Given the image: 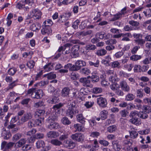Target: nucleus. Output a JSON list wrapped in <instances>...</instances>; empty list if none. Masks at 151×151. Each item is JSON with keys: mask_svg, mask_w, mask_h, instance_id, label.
<instances>
[{"mask_svg": "<svg viewBox=\"0 0 151 151\" xmlns=\"http://www.w3.org/2000/svg\"><path fill=\"white\" fill-rule=\"evenodd\" d=\"M53 64L51 63H49L45 65L43 67L44 69L47 71H49L53 69Z\"/></svg>", "mask_w": 151, "mask_h": 151, "instance_id": "28", "label": "nucleus"}, {"mask_svg": "<svg viewBox=\"0 0 151 151\" xmlns=\"http://www.w3.org/2000/svg\"><path fill=\"white\" fill-rule=\"evenodd\" d=\"M70 137L73 140L80 142L83 141L84 136L81 133H77L72 134Z\"/></svg>", "mask_w": 151, "mask_h": 151, "instance_id": "6", "label": "nucleus"}, {"mask_svg": "<svg viewBox=\"0 0 151 151\" xmlns=\"http://www.w3.org/2000/svg\"><path fill=\"white\" fill-rule=\"evenodd\" d=\"M135 42L138 45H142L145 43V41L142 39H137L135 40Z\"/></svg>", "mask_w": 151, "mask_h": 151, "instance_id": "64", "label": "nucleus"}, {"mask_svg": "<svg viewBox=\"0 0 151 151\" xmlns=\"http://www.w3.org/2000/svg\"><path fill=\"white\" fill-rule=\"evenodd\" d=\"M135 98V96L132 93H129L126 96V100L127 101H132Z\"/></svg>", "mask_w": 151, "mask_h": 151, "instance_id": "46", "label": "nucleus"}, {"mask_svg": "<svg viewBox=\"0 0 151 151\" xmlns=\"http://www.w3.org/2000/svg\"><path fill=\"white\" fill-rule=\"evenodd\" d=\"M41 32L42 35H49L52 33V30L50 27L43 25Z\"/></svg>", "mask_w": 151, "mask_h": 151, "instance_id": "13", "label": "nucleus"}, {"mask_svg": "<svg viewBox=\"0 0 151 151\" xmlns=\"http://www.w3.org/2000/svg\"><path fill=\"white\" fill-rule=\"evenodd\" d=\"M91 78L92 81L93 83L98 82L99 79V76L96 74H92V76H91Z\"/></svg>", "mask_w": 151, "mask_h": 151, "instance_id": "40", "label": "nucleus"}, {"mask_svg": "<svg viewBox=\"0 0 151 151\" xmlns=\"http://www.w3.org/2000/svg\"><path fill=\"white\" fill-rule=\"evenodd\" d=\"M47 76V78L48 79L51 80L55 78L56 77V74L54 73L51 72L44 76V77Z\"/></svg>", "mask_w": 151, "mask_h": 151, "instance_id": "29", "label": "nucleus"}, {"mask_svg": "<svg viewBox=\"0 0 151 151\" xmlns=\"http://www.w3.org/2000/svg\"><path fill=\"white\" fill-rule=\"evenodd\" d=\"M91 90L92 92L95 94L99 93L102 92V89L100 87H96L93 88Z\"/></svg>", "mask_w": 151, "mask_h": 151, "instance_id": "35", "label": "nucleus"}, {"mask_svg": "<svg viewBox=\"0 0 151 151\" xmlns=\"http://www.w3.org/2000/svg\"><path fill=\"white\" fill-rule=\"evenodd\" d=\"M119 86L122 91L125 92H128L129 91L130 87L125 81L123 80L120 81Z\"/></svg>", "mask_w": 151, "mask_h": 151, "instance_id": "8", "label": "nucleus"}, {"mask_svg": "<svg viewBox=\"0 0 151 151\" xmlns=\"http://www.w3.org/2000/svg\"><path fill=\"white\" fill-rule=\"evenodd\" d=\"M70 89L68 87L64 88L61 92V95L63 97H67L68 96Z\"/></svg>", "mask_w": 151, "mask_h": 151, "instance_id": "17", "label": "nucleus"}, {"mask_svg": "<svg viewBox=\"0 0 151 151\" xmlns=\"http://www.w3.org/2000/svg\"><path fill=\"white\" fill-rule=\"evenodd\" d=\"M80 68V69L82 66H84L86 65V62L83 61L81 60H78L75 63Z\"/></svg>", "mask_w": 151, "mask_h": 151, "instance_id": "33", "label": "nucleus"}, {"mask_svg": "<svg viewBox=\"0 0 151 151\" xmlns=\"http://www.w3.org/2000/svg\"><path fill=\"white\" fill-rule=\"evenodd\" d=\"M109 83L105 78L102 79L101 81V85L102 86H105L109 85Z\"/></svg>", "mask_w": 151, "mask_h": 151, "instance_id": "62", "label": "nucleus"}, {"mask_svg": "<svg viewBox=\"0 0 151 151\" xmlns=\"http://www.w3.org/2000/svg\"><path fill=\"white\" fill-rule=\"evenodd\" d=\"M78 111L77 109H74L72 108L68 107V109L66 111V116L72 118L74 114L78 113Z\"/></svg>", "mask_w": 151, "mask_h": 151, "instance_id": "9", "label": "nucleus"}, {"mask_svg": "<svg viewBox=\"0 0 151 151\" xmlns=\"http://www.w3.org/2000/svg\"><path fill=\"white\" fill-rule=\"evenodd\" d=\"M44 26L50 27L53 24L51 19H47L44 22Z\"/></svg>", "mask_w": 151, "mask_h": 151, "instance_id": "53", "label": "nucleus"}, {"mask_svg": "<svg viewBox=\"0 0 151 151\" xmlns=\"http://www.w3.org/2000/svg\"><path fill=\"white\" fill-rule=\"evenodd\" d=\"M27 94L33 99H39L43 96V92L42 90H36L35 88H32L28 90Z\"/></svg>", "mask_w": 151, "mask_h": 151, "instance_id": "2", "label": "nucleus"}, {"mask_svg": "<svg viewBox=\"0 0 151 151\" xmlns=\"http://www.w3.org/2000/svg\"><path fill=\"white\" fill-rule=\"evenodd\" d=\"M105 33L103 32H101L97 33L96 34V36L97 38L100 39H103L104 37Z\"/></svg>", "mask_w": 151, "mask_h": 151, "instance_id": "63", "label": "nucleus"}, {"mask_svg": "<svg viewBox=\"0 0 151 151\" xmlns=\"http://www.w3.org/2000/svg\"><path fill=\"white\" fill-rule=\"evenodd\" d=\"M59 96V93H58L57 92L54 93V95L52 96V99L50 100V103L52 104H55L58 102L59 101L58 96Z\"/></svg>", "mask_w": 151, "mask_h": 151, "instance_id": "16", "label": "nucleus"}, {"mask_svg": "<svg viewBox=\"0 0 151 151\" xmlns=\"http://www.w3.org/2000/svg\"><path fill=\"white\" fill-rule=\"evenodd\" d=\"M47 135L48 138H55L58 136V132L53 131H51L48 132L47 133Z\"/></svg>", "mask_w": 151, "mask_h": 151, "instance_id": "22", "label": "nucleus"}, {"mask_svg": "<svg viewBox=\"0 0 151 151\" xmlns=\"http://www.w3.org/2000/svg\"><path fill=\"white\" fill-rule=\"evenodd\" d=\"M82 125L81 126L80 124H77L74 125V128L75 129H76L77 131H81L83 130V127Z\"/></svg>", "mask_w": 151, "mask_h": 151, "instance_id": "41", "label": "nucleus"}, {"mask_svg": "<svg viewBox=\"0 0 151 151\" xmlns=\"http://www.w3.org/2000/svg\"><path fill=\"white\" fill-rule=\"evenodd\" d=\"M88 63L91 66H94L95 67H98L99 66L100 61L98 59H97L93 62L89 61Z\"/></svg>", "mask_w": 151, "mask_h": 151, "instance_id": "25", "label": "nucleus"}, {"mask_svg": "<svg viewBox=\"0 0 151 151\" xmlns=\"http://www.w3.org/2000/svg\"><path fill=\"white\" fill-rule=\"evenodd\" d=\"M62 123L64 125H68L71 123V122L68 119L67 117H63L61 120Z\"/></svg>", "mask_w": 151, "mask_h": 151, "instance_id": "37", "label": "nucleus"}, {"mask_svg": "<svg viewBox=\"0 0 151 151\" xmlns=\"http://www.w3.org/2000/svg\"><path fill=\"white\" fill-rule=\"evenodd\" d=\"M32 117V115L30 113H27L24 114L21 119L22 123H24L31 119Z\"/></svg>", "mask_w": 151, "mask_h": 151, "instance_id": "12", "label": "nucleus"}, {"mask_svg": "<svg viewBox=\"0 0 151 151\" xmlns=\"http://www.w3.org/2000/svg\"><path fill=\"white\" fill-rule=\"evenodd\" d=\"M127 8L125 7L122 9L120 12L114 15V17L116 19H119L124 17V15L127 13Z\"/></svg>", "mask_w": 151, "mask_h": 151, "instance_id": "14", "label": "nucleus"}, {"mask_svg": "<svg viewBox=\"0 0 151 151\" xmlns=\"http://www.w3.org/2000/svg\"><path fill=\"white\" fill-rule=\"evenodd\" d=\"M105 59L102 60L101 63L104 64L106 66H108L110 65V62L111 60V58L109 55H107L105 58Z\"/></svg>", "mask_w": 151, "mask_h": 151, "instance_id": "21", "label": "nucleus"}, {"mask_svg": "<svg viewBox=\"0 0 151 151\" xmlns=\"http://www.w3.org/2000/svg\"><path fill=\"white\" fill-rule=\"evenodd\" d=\"M76 118L78 122L82 124V125H84L86 119L83 116L82 114L77 115Z\"/></svg>", "mask_w": 151, "mask_h": 151, "instance_id": "18", "label": "nucleus"}, {"mask_svg": "<svg viewBox=\"0 0 151 151\" xmlns=\"http://www.w3.org/2000/svg\"><path fill=\"white\" fill-rule=\"evenodd\" d=\"M17 85V83L16 81L10 83L8 87L5 89V91H7L9 90L13 89L14 87Z\"/></svg>", "mask_w": 151, "mask_h": 151, "instance_id": "34", "label": "nucleus"}, {"mask_svg": "<svg viewBox=\"0 0 151 151\" xmlns=\"http://www.w3.org/2000/svg\"><path fill=\"white\" fill-rule=\"evenodd\" d=\"M106 53L107 51L104 49H102L97 50L96 54L99 56H102L106 55Z\"/></svg>", "mask_w": 151, "mask_h": 151, "instance_id": "26", "label": "nucleus"}, {"mask_svg": "<svg viewBox=\"0 0 151 151\" xmlns=\"http://www.w3.org/2000/svg\"><path fill=\"white\" fill-rule=\"evenodd\" d=\"M134 111L137 112V113L138 117H139L142 119H144L147 118L148 117V115L145 111L138 112L137 111Z\"/></svg>", "mask_w": 151, "mask_h": 151, "instance_id": "19", "label": "nucleus"}, {"mask_svg": "<svg viewBox=\"0 0 151 151\" xmlns=\"http://www.w3.org/2000/svg\"><path fill=\"white\" fill-rule=\"evenodd\" d=\"M57 117L54 115L52 114L46 120L47 127L50 129H58L60 127L59 124L55 121L57 119Z\"/></svg>", "mask_w": 151, "mask_h": 151, "instance_id": "1", "label": "nucleus"}, {"mask_svg": "<svg viewBox=\"0 0 151 151\" xmlns=\"http://www.w3.org/2000/svg\"><path fill=\"white\" fill-rule=\"evenodd\" d=\"M111 66L113 68H121L120 63L118 61H115L112 62Z\"/></svg>", "mask_w": 151, "mask_h": 151, "instance_id": "38", "label": "nucleus"}, {"mask_svg": "<svg viewBox=\"0 0 151 151\" xmlns=\"http://www.w3.org/2000/svg\"><path fill=\"white\" fill-rule=\"evenodd\" d=\"M68 138V134H65L62 135L59 137V139L61 141H63L67 139Z\"/></svg>", "mask_w": 151, "mask_h": 151, "instance_id": "51", "label": "nucleus"}, {"mask_svg": "<svg viewBox=\"0 0 151 151\" xmlns=\"http://www.w3.org/2000/svg\"><path fill=\"white\" fill-rule=\"evenodd\" d=\"M141 58L142 56L141 55L134 54L131 56L130 58L131 60L136 61L140 59Z\"/></svg>", "mask_w": 151, "mask_h": 151, "instance_id": "36", "label": "nucleus"}, {"mask_svg": "<svg viewBox=\"0 0 151 151\" xmlns=\"http://www.w3.org/2000/svg\"><path fill=\"white\" fill-rule=\"evenodd\" d=\"M8 143L7 142L5 141H3L1 145V149L4 151H6L8 150Z\"/></svg>", "mask_w": 151, "mask_h": 151, "instance_id": "30", "label": "nucleus"}, {"mask_svg": "<svg viewBox=\"0 0 151 151\" xmlns=\"http://www.w3.org/2000/svg\"><path fill=\"white\" fill-rule=\"evenodd\" d=\"M45 113L44 111L42 110H38L36 111L35 113V116L37 117V116H39L41 115H43Z\"/></svg>", "mask_w": 151, "mask_h": 151, "instance_id": "61", "label": "nucleus"}, {"mask_svg": "<svg viewBox=\"0 0 151 151\" xmlns=\"http://www.w3.org/2000/svg\"><path fill=\"white\" fill-rule=\"evenodd\" d=\"M79 82L82 84L83 86L92 88L93 85L90 83V81L86 78H82L80 79Z\"/></svg>", "mask_w": 151, "mask_h": 151, "instance_id": "10", "label": "nucleus"}, {"mask_svg": "<svg viewBox=\"0 0 151 151\" xmlns=\"http://www.w3.org/2000/svg\"><path fill=\"white\" fill-rule=\"evenodd\" d=\"M17 71V69L15 68H10L8 70V74L11 75L13 76L14 75Z\"/></svg>", "mask_w": 151, "mask_h": 151, "instance_id": "47", "label": "nucleus"}, {"mask_svg": "<svg viewBox=\"0 0 151 151\" xmlns=\"http://www.w3.org/2000/svg\"><path fill=\"white\" fill-rule=\"evenodd\" d=\"M36 145L38 149L42 148L41 151H48L50 150L51 148L50 145L45 146V143L44 141L41 140L37 141L36 143Z\"/></svg>", "mask_w": 151, "mask_h": 151, "instance_id": "5", "label": "nucleus"}, {"mask_svg": "<svg viewBox=\"0 0 151 151\" xmlns=\"http://www.w3.org/2000/svg\"><path fill=\"white\" fill-rule=\"evenodd\" d=\"M119 74L120 76L125 78H127L130 76L129 74L123 71H119Z\"/></svg>", "mask_w": 151, "mask_h": 151, "instance_id": "52", "label": "nucleus"}, {"mask_svg": "<svg viewBox=\"0 0 151 151\" xmlns=\"http://www.w3.org/2000/svg\"><path fill=\"white\" fill-rule=\"evenodd\" d=\"M27 139L26 138H22L16 143L17 147H22L26 143Z\"/></svg>", "mask_w": 151, "mask_h": 151, "instance_id": "20", "label": "nucleus"}, {"mask_svg": "<svg viewBox=\"0 0 151 151\" xmlns=\"http://www.w3.org/2000/svg\"><path fill=\"white\" fill-rule=\"evenodd\" d=\"M72 45L70 43H67L64 45L63 46H61L59 47L58 51V52H61L62 51L63 52L66 49V47H70Z\"/></svg>", "mask_w": 151, "mask_h": 151, "instance_id": "24", "label": "nucleus"}, {"mask_svg": "<svg viewBox=\"0 0 151 151\" xmlns=\"http://www.w3.org/2000/svg\"><path fill=\"white\" fill-rule=\"evenodd\" d=\"M135 111H132L129 115V117L131 118L129 122L132 124L138 125L141 124V122L139 118L138 117V114Z\"/></svg>", "mask_w": 151, "mask_h": 151, "instance_id": "3", "label": "nucleus"}, {"mask_svg": "<svg viewBox=\"0 0 151 151\" xmlns=\"http://www.w3.org/2000/svg\"><path fill=\"white\" fill-rule=\"evenodd\" d=\"M70 78L72 80H76L79 78V75L77 73L72 72L70 76Z\"/></svg>", "mask_w": 151, "mask_h": 151, "instance_id": "48", "label": "nucleus"}, {"mask_svg": "<svg viewBox=\"0 0 151 151\" xmlns=\"http://www.w3.org/2000/svg\"><path fill=\"white\" fill-rule=\"evenodd\" d=\"M116 128L115 125H112L109 126L107 128V131L110 133L115 131Z\"/></svg>", "mask_w": 151, "mask_h": 151, "instance_id": "57", "label": "nucleus"}, {"mask_svg": "<svg viewBox=\"0 0 151 151\" xmlns=\"http://www.w3.org/2000/svg\"><path fill=\"white\" fill-rule=\"evenodd\" d=\"M44 103L42 101H40L34 104L33 106L35 108H37L43 106Z\"/></svg>", "mask_w": 151, "mask_h": 151, "instance_id": "54", "label": "nucleus"}, {"mask_svg": "<svg viewBox=\"0 0 151 151\" xmlns=\"http://www.w3.org/2000/svg\"><path fill=\"white\" fill-rule=\"evenodd\" d=\"M28 127L30 129L35 127V120L32 119L30 120L28 123Z\"/></svg>", "mask_w": 151, "mask_h": 151, "instance_id": "43", "label": "nucleus"}, {"mask_svg": "<svg viewBox=\"0 0 151 151\" xmlns=\"http://www.w3.org/2000/svg\"><path fill=\"white\" fill-rule=\"evenodd\" d=\"M143 110L147 113L151 112V107L148 105H145L143 106Z\"/></svg>", "mask_w": 151, "mask_h": 151, "instance_id": "42", "label": "nucleus"}, {"mask_svg": "<svg viewBox=\"0 0 151 151\" xmlns=\"http://www.w3.org/2000/svg\"><path fill=\"white\" fill-rule=\"evenodd\" d=\"M80 46L78 45H75L73 46L71 48L72 52H78L79 50Z\"/></svg>", "mask_w": 151, "mask_h": 151, "instance_id": "50", "label": "nucleus"}, {"mask_svg": "<svg viewBox=\"0 0 151 151\" xmlns=\"http://www.w3.org/2000/svg\"><path fill=\"white\" fill-rule=\"evenodd\" d=\"M97 102L99 106L104 108L106 106L107 102L106 99L104 98L100 97L97 99Z\"/></svg>", "mask_w": 151, "mask_h": 151, "instance_id": "11", "label": "nucleus"}, {"mask_svg": "<svg viewBox=\"0 0 151 151\" xmlns=\"http://www.w3.org/2000/svg\"><path fill=\"white\" fill-rule=\"evenodd\" d=\"M22 133H18L16 134L12 137V140L16 142L20 139L22 137Z\"/></svg>", "mask_w": 151, "mask_h": 151, "instance_id": "31", "label": "nucleus"}, {"mask_svg": "<svg viewBox=\"0 0 151 151\" xmlns=\"http://www.w3.org/2000/svg\"><path fill=\"white\" fill-rule=\"evenodd\" d=\"M81 72L83 74L88 75L91 73V71L88 68H83L81 70Z\"/></svg>", "mask_w": 151, "mask_h": 151, "instance_id": "39", "label": "nucleus"}, {"mask_svg": "<svg viewBox=\"0 0 151 151\" xmlns=\"http://www.w3.org/2000/svg\"><path fill=\"white\" fill-rule=\"evenodd\" d=\"M131 35V34L130 33H127L125 34H123L122 35L123 37L122 39V41H129L130 39L128 37Z\"/></svg>", "mask_w": 151, "mask_h": 151, "instance_id": "49", "label": "nucleus"}, {"mask_svg": "<svg viewBox=\"0 0 151 151\" xmlns=\"http://www.w3.org/2000/svg\"><path fill=\"white\" fill-rule=\"evenodd\" d=\"M119 113L122 117H126L129 114L128 112L126 110H123L121 111Z\"/></svg>", "mask_w": 151, "mask_h": 151, "instance_id": "56", "label": "nucleus"}, {"mask_svg": "<svg viewBox=\"0 0 151 151\" xmlns=\"http://www.w3.org/2000/svg\"><path fill=\"white\" fill-rule=\"evenodd\" d=\"M42 12L39 9H35L30 12L28 16L29 18L40 19L42 18Z\"/></svg>", "mask_w": 151, "mask_h": 151, "instance_id": "4", "label": "nucleus"}, {"mask_svg": "<svg viewBox=\"0 0 151 151\" xmlns=\"http://www.w3.org/2000/svg\"><path fill=\"white\" fill-rule=\"evenodd\" d=\"M51 144L55 146H60L63 145L62 142L58 139H52L50 141Z\"/></svg>", "mask_w": 151, "mask_h": 151, "instance_id": "23", "label": "nucleus"}, {"mask_svg": "<svg viewBox=\"0 0 151 151\" xmlns=\"http://www.w3.org/2000/svg\"><path fill=\"white\" fill-rule=\"evenodd\" d=\"M84 48L86 50V51H83V53L84 54H85L86 52H88L90 50H94L96 49V47L95 45L92 44L91 43H89L86 46L84 47Z\"/></svg>", "mask_w": 151, "mask_h": 151, "instance_id": "15", "label": "nucleus"}, {"mask_svg": "<svg viewBox=\"0 0 151 151\" xmlns=\"http://www.w3.org/2000/svg\"><path fill=\"white\" fill-rule=\"evenodd\" d=\"M70 42L73 44H79L82 45H85V43L84 42H81L78 40H70Z\"/></svg>", "mask_w": 151, "mask_h": 151, "instance_id": "45", "label": "nucleus"}, {"mask_svg": "<svg viewBox=\"0 0 151 151\" xmlns=\"http://www.w3.org/2000/svg\"><path fill=\"white\" fill-rule=\"evenodd\" d=\"M69 100L70 101L73 99H76L77 97V95L76 92H74L70 94V96H68Z\"/></svg>", "mask_w": 151, "mask_h": 151, "instance_id": "58", "label": "nucleus"}, {"mask_svg": "<svg viewBox=\"0 0 151 151\" xmlns=\"http://www.w3.org/2000/svg\"><path fill=\"white\" fill-rule=\"evenodd\" d=\"M63 144L65 147L69 149L73 148L76 146L75 142H73L71 139H68L64 140Z\"/></svg>", "mask_w": 151, "mask_h": 151, "instance_id": "7", "label": "nucleus"}, {"mask_svg": "<svg viewBox=\"0 0 151 151\" xmlns=\"http://www.w3.org/2000/svg\"><path fill=\"white\" fill-rule=\"evenodd\" d=\"M129 133L130 137L132 139L136 138L138 135V133L134 131L130 132Z\"/></svg>", "mask_w": 151, "mask_h": 151, "instance_id": "44", "label": "nucleus"}, {"mask_svg": "<svg viewBox=\"0 0 151 151\" xmlns=\"http://www.w3.org/2000/svg\"><path fill=\"white\" fill-rule=\"evenodd\" d=\"M35 65V62L33 60H30L27 62V65L30 69L33 68Z\"/></svg>", "mask_w": 151, "mask_h": 151, "instance_id": "59", "label": "nucleus"}, {"mask_svg": "<svg viewBox=\"0 0 151 151\" xmlns=\"http://www.w3.org/2000/svg\"><path fill=\"white\" fill-rule=\"evenodd\" d=\"M31 148V147L30 145L28 144L24 145L22 147V151H27L30 150Z\"/></svg>", "mask_w": 151, "mask_h": 151, "instance_id": "60", "label": "nucleus"}, {"mask_svg": "<svg viewBox=\"0 0 151 151\" xmlns=\"http://www.w3.org/2000/svg\"><path fill=\"white\" fill-rule=\"evenodd\" d=\"M108 111L105 110L102 111L100 113L101 119L102 120L106 119L107 117Z\"/></svg>", "mask_w": 151, "mask_h": 151, "instance_id": "27", "label": "nucleus"}, {"mask_svg": "<svg viewBox=\"0 0 151 151\" xmlns=\"http://www.w3.org/2000/svg\"><path fill=\"white\" fill-rule=\"evenodd\" d=\"M68 106L69 108H72L74 109H77L76 108V104L74 101H72L68 103Z\"/></svg>", "mask_w": 151, "mask_h": 151, "instance_id": "55", "label": "nucleus"}, {"mask_svg": "<svg viewBox=\"0 0 151 151\" xmlns=\"http://www.w3.org/2000/svg\"><path fill=\"white\" fill-rule=\"evenodd\" d=\"M111 102L113 103V104L116 106H119L121 101L118 100H116L114 97H112L111 99Z\"/></svg>", "mask_w": 151, "mask_h": 151, "instance_id": "32", "label": "nucleus"}]
</instances>
